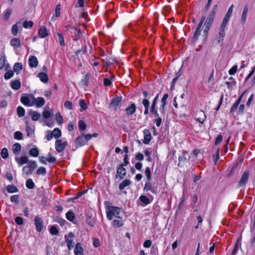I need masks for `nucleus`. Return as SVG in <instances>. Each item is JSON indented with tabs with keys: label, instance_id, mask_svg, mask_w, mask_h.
I'll list each match as a JSON object with an SVG mask.
<instances>
[{
	"label": "nucleus",
	"instance_id": "41",
	"mask_svg": "<svg viewBox=\"0 0 255 255\" xmlns=\"http://www.w3.org/2000/svg\"><path fill=\"white\" fill-rule=\"evenodd\" d=\"M139 200L144 205H148L150 203L149 199L144 195H141L139 197Z\"/></svg>",
	"mask_w": 255,
	"mask_h": 255
},
{
	"label": "nucleus",
	"instance_id": "4",
	"mask_svg": "<svg viewBox=\"0 0 255 255\" xmlns=\"http://www.w3.org/2000/svg\"><path fill=\"white\" fill-rule=\"evenodd\" d=\"M228 23L223 22H222L220 27H219V33L217 36V39L218 40V42H221V41H223L226 32L225 31V28L227 26Z\"/></svg>",
	"mask_w": 255,
	"mask_h": 255
},
{
	"label": "nucleus",
	"instance_id": "1",
	"mask_svg": "<svg viewBox=\"0 0 255 255\" xmlns=\"http://www.w3.org/2000/svg\"><path fill=\"white\" fill-rule=\"evenodd\" d=\"M98 133H94L93 134H83L78 136L75 139V147L76 148L81 147L86 144L89 140L92 137H97Z\"/></svg>",
	"mask_w": 255,
	"mask_h": 255
},
{
	"label": "nucleus",
	"instance_id": "29",
	"mask_svg": "<svg viewBox=\"0 0 255 255\" xmlns=\"http://www.w3.org/2000/svg\"><path fill=\"white\" fill-rule=\"evenodd\" d=\"M21 146L19 143H15L12 146V152L14 154H18L21 150Z\"/></svg>",
	"mask_w": 255,
	"mask_h": 255
},
{
	"label": "nucleus",
	"instance_id": "21",
	"mask_svg": "<svg viewBox=\"0 0 255 255\" xmlns=\"http://www.w3.org/2000/svg\"><path fill=\"white\" fill-rule=\"evenodd\" d=\"M74 253L75 255H83V249L80 243H78L76 245Z\"/></svg>",
	"mask_w": 255,
	"mask_h": 255
},
{
	"label": "nucleus",
	"instance_id": "60",
	"mask_svg": "<svg viewBox=\"0 0 255 255\" xmlns=\"http://www.w3.org/2000/svg\"><path fill=\"white\" fill-rule=\"evenodd\" d=\"M86 221L87 224L91 227H94L95 225V220L91 217L87 218Z\"/></svg>",
	"mask_w": 255,
	"mask_h": 255
},
{
	"label": "nucleus",
	"instance_id": "25",
	"mask_svg": "<svg viewBox=\"0 0 255 255\" xmlns=\"http://www.w3.org/2000/svg\"><path fill=\"white\" fill-rule=\"evenodd\" d=\"M131 183V182L129 179H125L123 180L119 185V189L120 190H122L125 189L126 187L130 185Z\"/></svg>",
	"mask_w": 255,
	"mask_h": 255
},
{
	"label": "nucleus",
	"instance_id": "50",
	"mask_svg": "<svg viewBox=\"0 0 255 255\" xmlns=\"http://www.w3.org/2000/svg\"><path fill=\"white\" fill-rule=\"evenodd\" d=\"M29 165H28L30 170L33 172L34 169L37 167V165L36 162L34 161H28Z\"/></svg>",
	"mask_w": 255,
	"mask_h": 255
},
{
	"label": "nucleus",
	"instance_id": "58",
	"mask_svg": "<svg viewBox=\"0 0 255 255\" xmlns=\"http://www.w3.org/2000/svg\"><path fill=\"white\" fill-rule=\"evenodd\" d=\"M26 124L27 126L26 127V130L27 132V135L28 136H30L34 133V132L32 130L31 128L29 126L27 122H26Z\"/></svg>",
	"mask_w": 255,
	"mask_h": 255
},
{
	"label": "nucleus",
	"instance_id": "18",
	"mask_svg": "<svg viewBox=\"0 0 255 255\" xmlns=\"http://www.w3.org/2000/svg\"><path fill=\"white\" fill-rule=\"evenodd\" d=\"M202 26H199V25H197V27L196 29V30L193 34V37H192V42H196L198 39V37L201 34V28Z\"/></svg>",
	"mask_w": 255,
	"mask_h": 255
},
{
	"label": "nucleus",
	"instance_id": "45",
	"mask_svg": "<svg viewBox=\"0 0 255 255\" xmlns=\"http://www.w3.org/2000/svg\"><path fill=\"white\" fill-rule=\"evenodd\" d=\"M25 114V110L21 106L17 108V115L18 117H22Z\"/></svg>",
	"mask_w": 255,
	"mask_h": 255
},
{
	"label": "nucleus",
	"instance_id": "52",
	"mask_svg": "<svg viewBox=\"0 0 255 255\" xmlns=\"http://www.w3.org/2000/svg\"><path fill=\"white\" fill-rule=\"evenodd\" d=\"M14 138L16 139L20 140L23 139V134L19 131H17L14 133Z\"/></svg>",
	"mask_w": 255,
	"mask_h": 255
},
{
	"label": "nucleus",
	"instance_id": "17",
	"mask_svg": "<svg viewBox=\"0 0 255 255\" xmlns=\"http://www.w3.org/2000/svg\"><path fill=\"white\" fill-rule=\"evenodd\" d=\"M21 102L25 106H31L33 105V102L30 100V98L27 96H22L20 98Z\"/></svg>",
	"mask_w": 255,
	"mask_h": 255
},
{
	"label": "nucleus",
	"instance_id": "56",
	"mask_svg": "<svg viewBox=\"0 0 255 255\" xmlns=\"http://www.w3.org/2000/svg\"><path fill=\"white\" fill-rule=\"evenodd\" d=\"M13 71H12V70H9L5 73L4 75V78L6 80L9 79L13 76Z\"/></svg>",
	"mask_w": 255,
	"mask_h": 255
},
{
	"label": "nucleus",
	"instance_id": "47",
	"mask_svg": "<svg viewBox=\"0 0 255 255\" xmlns=\"http://www.w3.org/2000/svg\"><path fill=\"white\" fill-rule=\"evenodd\" d=\"M65 28L67 31H70L71 33L76 34L77 31V28L70 24L66 25Z\"/></svg>",
	"mask_w": 255,
	"mask_h": 255
},
{
	"label": "nucleus",
	"instance_id": "5",
	"mask_svg": "<svg viewBox=\"0 0 255 255\" xmlns=\"http://www.w3.org/2000/svg\"><path fill=\"white\" fill-rule=\"evenodd\" d=\"M250 172L246 170L243 172L242 177L238 183V187H245L249 177Z\"/></svg>",
	"mask_w": 255,
	"mask_h": 255
},
{
	"label": "nucleus",
	"instance_id": "3",
	"mask_svg": "<svg viewBox=\"0 0 255 255\" xmlns=\"http://www.w3.org/2000/svg\"><path fill=\"white\" fill-rule=\"evenodd\" d=\"M215 15H214V12H211L208 15L207 18L206 19L205 22V28L204 29L203 33L204 36H205V38H206L208 35V32L214 20Z\"/></svg>",
	"mask_w": 255,
	"mask_h": 255
},
{
	"label": "nucleus",
	"instance_id": "16",
	"mask_svg": "<svg viewBox=\"0 0 255 255\" xmlns=\"http://www.w3.org/2000/svg\"><path fill=\"white\" fill-rule=\"evenodd\" d=\"M28 64L30 67H36L38 64V61L37 58L35 56H31L29 58Z\"/></svg>",
	"mask_w": 255,
	"mask_h": 255
},
{
	"label": "nucleus",
	"instance_id": "34",
	"mask_svg": "<svg viewBox=\"0 0 255 255\" xmlns=\"http://www.w3.org/2000/svg\"><path fill=\"white\" fill-rule=\"evenodd\" d=\"M38 77L43 83H47L48 81L47 75L44 72H40L38 74Z\"/></svg>",
	"mask_w": 255,
	"mask_h": 255
},
{
	"label": "nucleus",
	"instance_id": "27",
	"mask_svg": "<svg viewBox=\"0 0 255 255\" xmlns=\"http://www.w3.org/2000/svg\"><path fill=\"white\" fill-rule=\"evenodd\" d=\"M187 154V152L186 150H183L182 153V155L179 156L178 157V166H181V164L182 163H184L186 160V155Z\"/></svg>",
	"mask_w": 255,
	"mask_h": 255
},
{
	"label": "nucleus",
	"instance_id": "23",
	"mask_svg": "<svg viewBox=\"0 0 255 255\" xmlns=\"http://www.w3.org/2000/svg\"><path fill=\"white\" fill-rule=\"evenodd\" d=\"M142 104L143 105L145 110L144 111V114L146 115L149 114V108L150 103L148 99H143L142 101Z\"/></svg>",
	"mask_w": 255,
	"mask_h": 255
},
{
	"label": "nucleus",
	"instance_id": "6",
	"mask_svg": "<svg viewBox=\"0 0 255 255\" xmlns=\"http://www.w3.org/2000/svg\"><path fill=\"white\" fill-rule=\"evenodd\" d=\"M68 145L67 141L62 142V140L57 139L55 141V149L58 152H62Z\"/></svg>",
	"mask_w": 255,
	"mask_h": 255
},
{
	"label": "nucleus",
	"instance_id": "32",
	"mask_svg": "<svg viewBox=\"0 0 255 255\" xmlns=\"http://www.w3.org/2000/svg\"><path fill=\"white\" fill-rule=\"evenodd\" d=\"M22 64L21 63L17 62L13 66V71L17 74H19L20 71L22 69Z\"/></svg>",
	"mask_w": 255,
	"mask_h": 255
},
{
	"label": "nucleus",
	"instance_id": "10",
	"mask_svg": "<svg viewBox=\"0 0 255 255\" xmlns=\"http://www.w3.org/2000/svg\"><path fill=\"white\" fill-rule=\"evenodd\" d=\"M168 97V94L165 93L161 100V104L160 106V111L162 113H165V107L167 105V99Z\"/></svg>",
	"mask_w": 255,
	"mask_h": 255
},
{
	"label": "nucleus",
	"instance_id": "24",
	"mask_svg": "<svg viewBox=\"0 0 255 255\" xmlns=\"http://www.w3.org/2000/svg\"><path fill=\"white\" fill-rule=\"evenodd\" d=\"M143 190L146 191H150L154 194L156 193V190L152 187V184L149 181L145 183Z\"/></svg>",
	"mask_w": 255,
	"mask_h": 255
},
{
	"label": "nucleus",
	"instance_id": "26",
	"mask_svg": "<svg viewBox=\"0 0 255 255\" xmlns=\"http://www.w3.org/2000/svg\"><path fill=\"white\" fill-rule=\"evenodd\" d=\"M38 35L41 38H45L48 36V32L44 26H42L40 27L38 31Z\"/></svg>",
	"mask_w": 255,
	"mask_h": 255
},
{
	"label": "nucleus",
	"instance_id": "2",
	"mask_svg": "<svg viewBox=\"0 0 255 255\" xmlns=\"http://www.w3.org/2000/svg\"><path fill=\"white\" fill-rule=\"evenodd\" d=\"M122 213V209L118 207L109 206L106 208V215L109 220H112L114 217L122 219V217H121Z\"/></svg>",
	"mask_w": 255,
	"mask_h": 255
},
{
	"label": "nucleus",
	"instance_id": "53",
	"mask_svg": "<svg viewBox=\"0 0 255 255\" xmlns=\"http://www.w3.org/2000/svg\"><path fill=\"white\" fill-rule=\"evenodd\" d=\"M145 176H146L148 181H149L151 178V174L150 168L149 167H147L145 168Z\"/></svg>",
	"mask_w": 255,
	"mask_h": 255
},
{
	"label": "nucleus",
	"instance_id": "28",
	"mask_svg": "<svg viewBox=\"0 0 255 255\" xmlns=\"http://www.w3.org/2000/svg\"><path fill=\"white\" fill-rule=\"evenodd\" d=\"M10 45L14 47H20L21 46L20 40L18 38H13L10 40Z\"/></svg>",
	"mask_w": 255,
	"mask_h": 255
},
{
	"label": "nucleus",
	"instance_id": "51",
	"mask_svg": "<svg viewBox=\"0 0 255 255\" xmlns=\"http://www.w3.org/2000/svg\"><path fill=\"white\" fill-rule=\"evenodd\" d=\"M214 71L212 70V72L210 74V75L208 78V82L210 85V87H212L214 85Z\"/></svg>",
	"mask_w": 255,
	"mask_h": 255
},
{
	"label": "nucleus",
	"instance_id": "59",
	"mask_svg": "<svg viewBox=\"0 0 255 255\" xmlns=\"http://www.w3.org/2000/svg\"><path fill=\"white\" fill-rule=\"evenodd\" d=\"M33 25V23L32 21H24L23 23V26L25 28H27L28 27H31Z\"/></svg>",
	"mask_w": 255,
	"mask_h": 255
},
{
	"label": "nucleus",
	"instance_id": "19",
	"mask_svg": "<svg viewBox=\"0 0 255 255\" xmlns=\"http://www.w3.org/2000/svg\"><path fill=\"white\" fill-rule=\"evenodd\" d=\"M33 103V105H36V107L40 108L44 105L45 100L42 97H38Z\"/></svg>",
	"mask_w": 255,
	"mask_h": 255
},
{
	"label": "nucleus",
	"instance_id": "22",
	"mask_svg": "<svg viewBox=\"0 0 255 255\" xmlns=\"http://www.w3.org/2000/svg\"><path fill=\"white\" fill-rule=\"evenodd\" d=\"M29 115H31V119L33 121H38L41 117L40 114L37 111H30L29 112Z\"/></svg>",
	"mask_w": 255,
	"mask_h": 255
},
{
	"label": "nucleus",
	"instance_id": "55",
	"mask_svg": "<svg viewBox=\"0 0 255 255\" xmlns=\"http://www.w3.org/2000/svg\"><path fill=\"white\" fill-rule=\"evenodd\" d=\"M46 160L49 163H55L56 162V159L55 157L51 156L50 153L48 154V157L46 158Z\"/></svg>",
	"mask_w": 255,
	"mask_h": 255
},
{
	"label": "nucleus",
	"instance_id": "12",
	"mask_svg": "<svg viewBox=\"0 0 255 255\" xmlns=\"http://www.w3.org/2000/svg\"><path fill=\"white\" fill-rule=\"evenodd\" d=\"M15 160L18 164L19 166H22L29 161L28 158L26 156H22L20 157L16 156L15 157Z\"/></svg>",
	"mask_w": 255,
	"mask_h": 255
},
{
	"label": "nucleus",
	"instance_id": "61",
	"mask_svg": "<svg viewBox=\"0 0 255 255\" xmlns=\"http://www.w3.org/2000/svg\"><path fill=\"white\" fill-rule=\"evenodd\" d=\"M46 173V169L44 167H39L36 171V173L38 175L45 174Z\"/></svg>",
	"mask_w": 255,
	"mask_h": 255
},
{
	"label": "nucleus",
	"instance_id": "39",
	"mask_svg": "<svg viewBox=\"0 0 255 255\" xmlns=\"http://www.w3.org/2000/svg\"><path fill=\"white\" fill-rule=\"evenodd\" d=\"M51 133L53 137H54L55 138H58L61 136V131L58 128H54L53 130L51 131Z\"/></svg>",
	"mask_w": 255,
	"mask_h": 255
},
{
	"label": "nucleus",
	"instance_id": "14",
	"mask_svg": "<svg viewBox=\"0 0 255 255\" xmlns=\"http://www.w3.org/2000/svg\"><path fill=\"white\" fill-rule=\"evenodd\" d=\"M248 10H249V5L247 4L244 7L243 11L241 18V22L243 24H244L246 22Z\"/></svg>",
	"mask_w": 255,
	"mask_h": 255
},
{
	"label": "nucleus",
	"instance_id": "8",
	"mask_svg": "<svg viewBox=\"0 0 255 255\" xmlns=\"http://www.w3.org/2000/svg\"><path fill=\"white\" fill-rule=\"evenodd\" d=\"M126 174V169L124 167V164H121L117 168L116 177H119L120 179H123Z\"/></svg>",
	"mask_w": 255,
	"mask_h": 255
},
{
	"label": "nucleus",
	"instance_id": "44",
	"mask_svg": "<svg viewBox=\"0 0 255 255\" xmlns=\"http://www.w3.org/2000/svg\"><path fill=\"white\" fill-rule=\"evenodd\" d=\"M35 184L31 179H28L26 182V187L29 189H32L34 188Z\"/></svg>",
	"mask_w": 255,
	"mask_h": 255
},
{
	"label": "nucleus",
	"instance_id": "30",
	"mask_svg": "<svg viewBox=\"0 0 255 255\" xmlns=\"http://www.w3.org/2000/svg\"><path fill=\"white\" fill-rule=\"evenodd\" d=\"M10 84L11 88L15 90L19 89L21 87L20 82L18 80L12 81L10 83Z\"/></svg>",
	"mask_w": 255,
	"mask_h": 255
},
{
	"label": "nucleus",
	"instance_id": "33",
	"mask_svg": "<svg viewBox=\"0 0 255 255\" xmlns=\"http://www.w3.org/2000/svg\"><path fill=\"white\" fill-rule=\"evenodd\" d=\"M65 242L66 243H67V247H68V249L70 250H71L73 247H74V243L72 239H69L68 238V236L67 235H65Z\"/></svg>",
	"mask_w": 255,
	"mask_h": 255
},
{
	"label": "nucleus",
	"instance_id": "9",
	"mask_svg": "<svg viewBox=\"0 0 255 255\" xmlns=\"http://www.w3.org/2000/svg\"><path fill=\"white\" fill-rule=\"evenodd\" d=\"M34 224L35 228L38 232H40L44 225V222L42 218L38 216H36L34 218Z\"/></svg>",
	"mask_w": 255,
	"mask_h": 255
},
{
	"label": "nucleus",
	"instance_id": "11",
	"mask_svg": "<svg viewBox=\"0 0 255 255\" xmlns=\"http://www.w3.org/2000/svg\"><path fill=\"white\" fill-rule=\"evenodd\" d=\"M122 99V98L121 96H117L114 98L110 104V107L111 108H116L121 104Z\"/></svg>",
	"mask_w": 255,
	"mask_h": 255
},
{
	"label": "nucleus",
	"instance_id": "42",
	"mask_svg": "<svg viewBox=\"0 0 255 255\" xmlns=\"http://www.w3.org/2000/svg\"><path fill=\"white\" fill-rule=\"evenodd\" d=\"M89 80V74H86L81 81V84L85 88L88 87V83Z\"/></svg>",
	"mask_w": 255,
	"mask_h": 255
},
{
	"label": "nucleus",
	"instance_id": "31",
	"mask_svg": "<svg viewBox=\"0 0 255 255\" xmlns=\"http://www.w3.org/2000/svg\"><path fill=\"white\" fill-rule=\"evenodd\" d=\"M66 219L69 220V221L74 223V221L75 219V216L73 212H72L71 210H69L66 214Z\"/></svg>",
	"mask_w": 255,
	"mask_h": 255
},
{
	"label": "nucleus",
	"instance_id": "40",
	"mask_svg": "<svg viewBox=\"0 0 255 255\" xmlns=\"http://www.w3.org/2000/svg\"><path fill=\"white\" fill-rule=\"evenodd\" d=\"M199 114L200 115H201V116L199 118H196L195 120L197 121H198L199 122H200L201 124H203V123L205 121V119H206V115H205V113H204V112L202 111H200L199 112Z\"/></svg>",
	"mask_w": 255,
	"mask_h": 255
},
{
	"label": "nucleus",
	"instance_id": "36",
	"mask_svg": "<svg viewBox=\"0 0 255 255\" xmlns=\"http://www.w3.org/2000/svg\"><path fill=\"white\" fill-rule=\"evenodd\" d=\"M20 22H17L12 25L11 28V33L13 35L15 36L17 34L18 31V25H20Z\"/></svg>",
	"mask_w": 255,
	"mask_h": 255
},
{
	"label": "nucleus",
	"instance_id": "54",
	"mask_svg": "<svg viewBox=\"0 0 255 255\" xmlns=\"http://www.w3.org/2000/svg\"><path fill=\"white\" fill-rule=\"evenodd\" d=\"M54 221L59 223V225L61 226H64L66 222L65 220L60 217L56 218Z\"/></svg>",
	"mask_w": 255,
	"mask_h": 255
},
{
	"label": "nucleus",
	"instance_id": "63",
	"mask_svg": "<svg viewBox=\"0 0 255 255\" xmlns=\"http://www.w3.org/2000/svg\"><path fill=\"white\" fill-rule=\"evenodd\" d=\"M238 69V66L237 65H235L233 66L229 71V74L231 75L235 74Z\"/></svg>",
	"mask_w": 255,
	"mask_h": 255
},
{
	"label": "nucleus",
	"instance_id": "49",
	"mask_svg": "<svg viewBox=\"0 0 255 255\" xmlns=\"http://www.w3.org/2000/svg\"><path fill=\"white\" fill-rule=\"evenodd\" d=\"M1 157L3 159H6L8 157V152L6 148H3L0 153Z\"/></svg>",
	"mask_w": 255,
	"mask_h": 255
},
{
	"label": "nucleus",
	"instance_id": "46",
	"mask_svg": "<svg viewBox=\"0 0 255 255\" xmlns=\"http://www.w3.org/2000/svg\"><path fill=\"white\" fill-rule=\"evenodd\" d=\"M229 80L230 81H227L225 82V84L227 85L228 88H230L233 86H235L236 85V82L232 77H230Z\"/></svg>",
	"mask_w": 255,
	"mask_h": 255
},
{
	"label": "nucleus",
	"instance_id": "64",
	"mask_svg": "<svg viewBox=\"0 0 255 255\" xmlns=\"http://www.w3.org/2000/svg\"><path fill=\"white\" fill-rule=\"evenodd\" d=\"M79 105L81 108L83 110H86L88 108V106L84 100H80Z\"/></svg>",
	"mask_w": 255,
	"mask_h": 255
},
{
	"label": "nucleus",
	"instance_id": "37",
	"mask_svg": "<svg viewBox=\"0 0 255 255\" xmlns=\"http://www.w3.org/2000/svg\"><path fill=\"white\" fill-rule=\"evenodd\" d=\"M159 95V93L157 94L156 95V96L155 97L153 100L152 101V103H151V108H150V110L157 109L156 105H157V101L158 100Z\"/></svg>",
	"mask_w": 255,
	"mask_h": 255
},
{
	"label": "nucleus",
	"instance_id": "15",
	"mask_svg": "<svg viewBox=\"0 0 255 255\" xmlns=\"http://www.w3.org/2000/svg\"><path fill=\"white\" fill-rule=\"evenodd\" d=\"M233 7L234 5L232 4L231 6L228 9L227 12L225 14V17L223 20V22H226L227 23H228L233 12Z\"/></svg>",
	"mask_w": 255,
	"mask_h": 255
},
{
	"label": "nucleus",
	"instance_id": "7",
	"mask_svg": "<svg viewBox=\"0 0 255 255\" xmlns=\"http://www.w3.org/2000/svg\"><path fill=\"white\" fill-rule=\"evenodd\" d=\"M136 111V106L134 103H131L125 110V114L127 117H130Z\"/></svg>",
	"mask_w": 255,
	"mask_h": 255
},
{
	"label": "nucleus",
	"instance_id": "35",
	"mask_svg": "<svg viewBox=\"0 0 255 255\" xmlns=\"http://www.w3.org/2000/svg\"><path fill=\"white\" fill-rule=\"evenodd\" d=\"M6 190L8 193H15L18 191V188L14 185H8L6 187Z\"/></svg>",
	"mask_w": 255,
	"mask_h": 255
},
{
	"label": "nucleus",
	"instance_id": "43",
	"mask_svg": "<svg viewBox=\"0 0 255 255\" xmlns=\"http://www.w3.org/2000/svg\"><path fill=\"white\" fill-rule=\"evenodd\" d=\"M112 225L115 227L119 228L122 227L123 225V222L121 220V219H116L114 220L112 222Z\"/></svg>",
	"mask_w": 255,
	"mask_h": 255
},
{
	"label": "nucleus",
	"instance_id": "20",
	"mask_svg": "<svg viewBox=\"0 0 255 255\" xmlns=\"http://www.w3.org/2000/svg\"><path fill=\"white\" fill-rule=\"evenodd\" d=\"M246 91H245L240 96L237 101L234 104L232 108H231L230 112L231 113H234L237 109L239 105L240 104L242 98L244 95V94L246 93Z\"/></svg>",
	"mask_w": 255,
	"mask_h": 255
},
{
	"label": "nucleus",
	"instance_id": "62",
	"mask_svg": "<svg viewBox=\"0 0 255 255\" xmlns=\"http://www.w3.org/2000/svg\"><path fill=\"white\" fill-rule=\"evenodd\" d=\"M55 119L56 121L59 124H61L63 122V117L59 113L55 115Z\"/></svg>",
	"mask_w": 255,
	"mask_h": 255
},
{
	"label": "nucleus",
	"instance_id": "38",
	"mask_svg": "<svg viewBox=\"0 0 255 255\" xmlns=\"http://www.w3.org/2000/svg\"><path fill=\"white\" fill-rule=\"evenodd\" d=\"M29 154L33 157H37L39 154L38 149L34 147L30 149L29 151Z\"/></svg>",
	"mask_w": 255,
	"mask_h": 255
},
{
	"label": "nucleus",
	"instance_id": "13",
	"mask_svg": "<svg viewBox=\"0 0 255 255\" xmlns=\"http://www.w3.org/2000/svg\"><path fill=\"white\" fill-rule=\"evenodd\" d=\"M144 139L143 142L145 144H148L151 139L150 131L148 129H144L143 130Z\"/></svg>",
	"mask_w": 255,
	"mask_h": 255
},
{
	"label": "nucleus",
	"instance_id": "48",
	"mask_svg": "<svg viewBox=\"0 0 255 255\" xmlns=\"http://www.w3.org/2000/svg\"><path fill=\"white\" fill-rule=\"evenodd\" d=\"M12 12V9L11 8H8L6 9L5 13L3 15V19L7 21L9 19L10 15Z\"/></svg>",
	"mask_w": 255,
	"mask_h": 255
},
{
	"label": "nucleus",
	"instance_id": "57",
	"mask_svg": "<svg viewBox=\"0 0 255 255\" xmlns=\"http://www.w3.org/2000/svg\"><path fill=\"white\" fill-rule=\"evenodd\" d=\"M57 36L58 37V39H59V43H60V45L64 46L65 45L64 37L60 33H57Z\"/></svg>",
	"mask_w": 255,
	"mask_h": 255
}]
</instances>
